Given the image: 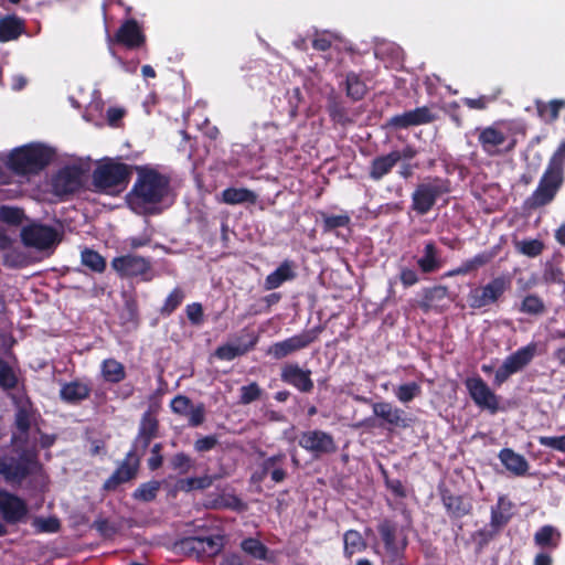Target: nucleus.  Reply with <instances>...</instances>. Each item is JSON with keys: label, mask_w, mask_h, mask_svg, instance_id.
Here are the masks:
<instances>
[{"label": "nucleus", "mask_w": 565, "mask_h": 565, "mask_svg": "<svg viewBox=\"0 0 565 565\" xmlns=\"http://www.w3.org/2000/svg\"><path fill=\"white\" fill-rule=\"evenodd\" d=\"M286 455L279 452L273 455L260 463L259 471L255 472L253 478L262 481L266 476H270L271 481L280 483L287 478V471L285 469Z\"/></svg>", "instance_id": "23"}, {"label": "nucleus", "mask_w": 565, "mask_h": 565, "mask_svg": "<svg viewBox=\"0 0 565 565\" xmlns=\"http://www.w3.org/2000/svg\"><path fill=\"white\" fill-rule=\"evenodd\" d=\"M111 267L120 277H143L151 270V262L139 255L127 254L113 258Z\"/></svg>", "instance_id": "16"}, {"label": "nucleus", "mask_w": 565, "mask_h": 565, "mask_svg": "<svg viewBox=\"0 0 565 565\" xmlns=\"http://www.w3.org/2000/svg\"><path fill=\"white\" fill-rule=\"evenodd\" d=\"M159 428L158 406L149 405L148 409L140 417L137 433L159 437Z\"/></svg>", "instance_id": "39"}, {"label": "nucleus", "mask_w": 565, "mask_h": 565, "mask_svg": "<svg viewBox=\"0 0 565 565\" xmlns=\"http://www.w3.org/2000/svg\"><path fill=\"white\" fill-rule=\"evenodd\" d=\"M241 550L248 556L257 561L271 562L269 548L256 537H246L239 543Z\"/></svg>", "instance_id": "38"}, {"label": "nucleus", "mask_w": 565, "mask_h": 565, "mask_svg": "<svg viewBox=\"0 0 565 565\" xmlns=\"http://www.w3.org/2000/svg\"><path fill=\"white\" fill-rule=\"evenodd\" d=\"M18 384V377L9 364L0 372V386L4 390H13Z\"/></svg>", "instance_id": "63"}, {"label": "nucleus", "mask_w": 565, "mask_h": 565, "mask_svg": "<svg viewBox=\"0 0 565 565\" xmlns=\"http://www.w3.org/2000/svg\"><path fill=\"white\" fill-rule=\"evenodd\" d=\"M441 502L451 519H462L472 511V504L462 495H456L448 489L440 490Z\"/></svg>", "instance_id": "24"}, {"label": "nucleus", "mask_w": 565, "mask_h": 565, "mask_svg": "<svg viewBox=\"0 0 565 565\" xmlns=\"http://www.w3.org/2000/svg\"><path fill=\"white\" fill-rule=\"evenodd\" d=\"M448 296V287L438 285L423 289V297L419 301V308L428 312L433 307L437 306L440 301Z\"/></svg>", "instance_id": "41"}, {"label": "nucleus", "mask_w": 565, "mask_h": 565, "mask_svg": "<svg viewBox=\"0 0 565 565\" xmlns=\"http://www.w3.org/2000/svg\"><path fill=\"white\" fill-rule=\"evenodd\" d=\"M322 331V326H316L282 341L275 342L268 348L267 354L275 360H282L296 352L307 349L318 340Z\"/></svg>", "instance_id": "10"}, {"label": "nucleus", "mask_w": 565, "mask_h": 565, "mask_svg": "<svg viewBox=\"0 0 565 565\" xmlns=\"http://www.w3.org/2000/svg\"><path fill=\"white\" fill-rule=\"evenodd\" d=\"M397 162L398 157L393 154L392 151L386 154L375 157L370 162L367 172L369 178L373 181L382 180L385 175L391 173Z\"/></svg>", "instance_id": "32"}, {"label": "nucleus", "mask_w": 565, "mask_h": 565, "mask_svg": "<svg viewBox=\"0 0 565 565\" xmlns=\"http://www.w3.org/2000/svg\"><path fill=\"white\" fill-rule=\"evenodd\" d=\"M21 239L25 246L44 250L57 242V232L50 225L31 224L22 228Z\"/></svg>", "instance_id": "14"}, {"label": "nucleus", "mask_w": 565, "mask_h": 565, "mask_svg": "<svg viewBox=\"0 0 565 565\" xmlns=\"http://www.w3.org/2000/svg\"><path fill=\"white\" fill-rule=\"evenodd\" d=\"M224 535H189L174 540L168 548L175 555L203 559L216 556L224 547Z\"/></svg>", "instance_id": "6"}, {"label": "nucleus", "mask_w": 565, "mask_h": 565, "mask_svg": "<svg viewBox=\"0 0 565 565\" xmlns=\"http://www.w3.org/2000/svg\"><path fill=\"white\" fill-rule=\"evenodd\" d=\"M394 394L401 403L407 404L422 394V387L417 382H409L397 386Z\"/></svg>", "instance_id": "52"}, {"label": "nucleus", "mask_w": 565, "mask_h": 565, "mask_svg": "<svg viewBox=\"0 0 565 565\" xmlns=\"http://www.w3.org/2000/svg\"><path fill=\"white\" fill-rule=\"evenodd\" d=\"M191 406L192 401L184 395H177L170 403L172 412L179 415H188Z\"/></svg>", "instance_id": "64"}, {"label": "nucleus", "mask_w": 565, "mask_h": 565, "mask_svg": "<svg viewBox=\"0 0 565 565\" xmlns=\"http://www.w3.org/2000/svg\"><path fill=\"white\" fill-rule=\"evenodd\" d=\"M512 508L513 503L505 495H500L497 504L491 507V527L500 530L505 526L512 518Z\"/></svg>", "instance_id": "35"}, {"label": "nucleus", "mask_w": 565, "mask_h": 565, "mask_svg": "<svg viewBox=\"0 0 565 565\" xmlns=\"http://www.w3.org/2000/svg\"><path fill=\"white\" fill-rule=\"evenodd\" d=\"M163 445L161 443H157L152 446L150 450V457L148 458V468L151 471L158 470L163 463L162 456Z\"/></svg>", "instance_id": "62"}, {"label": "nucleus", "mask_w": 565, "mask_h": 565, "mask_svg": "<svg viewBox=\"0 0 565 565\" xmlns=\"http://www.w3.org/2000/svg\"><path fill=\"white\" fill-rule=\"evenodd\" d=\"M161 488V482L158 480H150L139 484L132 492V499L140 502H152L156 500Z\"/></svg>", "instance_id": "49"}, {"label": "nucleus", "mask_w": 565, "mask_h": 565, "mask_svg": "<svg viewBox=\"0 0 565 565\" xmlns=\"http://www.w3.org/2000/svg\"><path fill=\"white\" fill-rule=\"evenodd\" d=\"M311 370L301 367L297 362L285 363L280 369V380L298 392L309 394L315 388Z\"/></svg>", "instance_id": "15"}, {"label": "nucleus", "mask_w": 565, "mask_h": 565, "mask_svg": "<svg viewBox=\"0 0 565 565\" xmlns=\"http://www.w3.org/2000/svg\"><path fill=\"white\" fill-rule=\"evenodd\" d=\"M298 445L316 459L334 454L338 449L333 436L321 429L302 431L298 437Z\"/></svg>", "instance_id": "11"}, {"label": "nucleus", "mask_w": 565, "mask_h": 565, "mask_svg": "<svg viewBox=\"0 0 565 565\" xmlns=\"http://www.w3.org/2000/svg\"><path fill=\"white\" fill-rule=\"evenodd\" d=\"M154 436L138 434L132 440L131 448L128 452H134L135 456H142L149 448Z\"/></svg>", "instance_id": "58"}, {"label": "nucleus", "mask_w": 565, "mask_h": 565, "mask_svg": "<svg viewBox=\"0 0 565 565\" xmlns=\"http://www.w3.org/2000/svg\"><path fill=\"white\" fill-rule=\"evenodd\" d=\"M114 41L132 50L142 46L146 42V36L138 22L135 19H128L116 31Z\"/></svg>", "instance_id": "22"}, {"label": "nucleus", "mask_w": 565, "mask_h": 565, "mask_svg": "<svg viewBox=\"0 0 565 565\" xmlns=\"http://www.w3.org/2000/svg\"><path fill=\"white\" fill-rule=\"evenodd\" d=\"M375 417L383 420L382 427L388 430L399 427L407 428L411 426L412 419L407 417L405 411L393 405L390 402H376L372 405Z\"/></svg>", "instance_id": "18"}, {"label": "nucleus", "mask_w": 565, "mask_h": 565, "mask_svg": "<svg viewBox=\"0 0 565 565\" xmlns=\"http://www.w3.org/2000/svg\"><path fill=\"white\" fill-rule=\"evenodd\" d=\"M247 337L249 338V340H248L247 343H244V344H238V345L223 344V345H220L215 350V353H214L215 356L217 359H220V360L232 361V360H234L237 356L246 354L247 352L253 350L256 347L257 342H258V335L255 334L254 332L248 333Z\"/></svg>", "instance_id": "33"}, {"label": "nucleus", "mask_w": 565, "mask_h": 565, "mask_svg": "<svg viewBox=\"0 0 565 565\" xmlns=\"http://www.w3.org/2000/svg\"><path fill=\"white\" fill-rule=\"evenodd\" d=\"M417 266L423 274H431L441 267L439 250L434 241L425 243L423 256L417 259Z\"/></svg>", "instance_id": "36"}, {"label": "nucleus", "mask_w": 565, "mask_h": 565, "mask_svg": "<svg viewBox=\"0 0 565 565\" xmlns=\"http://www.w3.org/2000/svg\"><path fill=\"white\" fill-rule=\"evenodd\" d=\"M518 311L532 317H540L546 312L544 300L536 294H529L518 306Z\"/></svg>", "instance_id": "46"}, {"label": "nucleus", "mask_w": 565, "mask_h": 565, "mask_svg": "<svg viewBox=\"0 0 565 565\" xmlns=\"http://www.w3.org/2000/svg\"><path fill=\"white\" fill-rule=\"evenodd\" d=\"M501 463L514 476H524L529 470L527 460L511 448H503L498 455Z\"/></svg>", "instance_id": "34"}, {"label": "nucleus", "mask_w": 565, "mask_h": 565, "mask_svg": "<svg viewBox=\"0 0 565 565\" xmlns=\"http://www.w3.org/2000/svg\"><path fill=\"white\" fill-rule=\"evenodd\" d=\"M92 386L81 380H74L62 384L60 398L70 405H78L90 396Z\"/></svg>", "instance_id": "26"}, {"label": "nucleus", "mask_w": 565, "mask_h": 565, "mask_svg": "<svg viewBox=\"0 0 565 565\" xmlns=\"http://www.w3.org/2000/svg\"><path fill=\"white\" fill-rule=\"evenodd\" d=\"M24 218V213L19 207L1 206L0 220L9 225H20Z\"/></svg>", "instance_id": "55"}, {"label": "nucleus", "mask_w": 565, "mask_h": 565, "mask_svg": "<svg viewBox=\"0 0 565 565\" xmlns=\"http://www.w3.org/2000/svg\"><path fill=\"white\" fill-rule=\"evenodd\" d=\"M135 171L137 179L127 194V202L136 212L158 213L156 206L169 194L170 178L149 166H135Z\"/></svg>", "instance_id": "1"}, {"label": "nucleus", "mask_w": 565, "mask_h": 565, "mask_svg": "<svg viewBox=\"0 0 565 565\" xmlns=\"http://www.w3.org/2000/svg\"><path fill=\"white\" fill-rule=\"evenodd\" d=\"M28 512V505L23 499L6 490H0V513L7 523L23 522Z\"/></svg>", "instance_id": "19"}, {"label": "nucleus", "mask_w": 565, "mask_h": 565, "mask_svg": "<svg viewBox=\"0 0 565 565\" xmlns=\"http://www.w3.org/2000/svg\"><path fill=\"white\" fill-rule=\"evenodd\" d=\"M493 257H494V253H492V252H487V250L481 252V253L477 254L476 256H473L472 258L463 260L460 264V266H458L454 269H450L449 271H447L445 274V276L446 277L465 276L472 271H477L481 267H484L486 265L491 263Z\"/></svg>", "instance_id": "31"}, {"label": "nucleus", "mask_w": 565, "mask_h": 565, "mask_svg": "<svg viewBox=\"0 0 565 565\" xmlns=\"http://www.w3.org/2000/svg\"><path fill=\"white\" fill-rule=\"evenodd\" d=\"M343 555L350 559L355 553H361L366 550L367 543L362 534L356 530H348L343 534Z\"/></svg>", "instance_id": "42"}, {"label": "nucleus", "mask_w": 565, "mask_h": 565, "mask_svg": "<svg viewBox=\"0 0 565 565\" xmlns=\"http://www.w3.org/2000/svg\"><path fill=\"white\" fill-rule=\"evenodd\" d=\"M83 170L78 166H65L52 178V191L57 196L74 194L83 186Z\"/></svg>", "instance_id": "13"}, {"label": "nucleus", "mask_w": 565, "mask_h": 565, "mask_svg": "<svg viewBox=\"0 0 565 565\" xmlns=\"http://www.w3.org/2000/svg\"><path fill=\"white\" fill-rule=\"evenodd\" d=\"M327 113L334 125L347 127L354 124V117L347 107L345 102L337 94L327 98Z\"/></svg>", "instance_id": "25"}, {"label": "nucleus", "mask_w": 565, "mask_h": 565, "mask_svg": "<svg viewBox=\"0 0 565 565\" xmlns=\"http://www.w3.org/2000/svg\"><path fill=\"white\" fill-rule=\"evenodd\" d=\"M345 93L353 102L363 99L367 93L366 84L355 72H349L345 75Z\"/></svg>", "instance_id": "45"}, {"label": "nucleus", "mask_w": 565, "mask_h": 565, "mask_svg": "<svg viewBox=\"0 0 565 565\" xmlns=\"http://www.w3.org/2000/svg\"><path fill=\"white\" fill-rule=\"evenodd\" d=\"M318 215L320 217L322 232L324 234L332 233L341 227H349L351 224V216L347 212L334 215L324 211H318Z\"/></svg>", "instance_id": "43"}, {"label": "nucleus", "mask_w": 565, "mask_h": 565, "mask_svg": "<svg viewBox=\"0 0 565 565\" xmlns=\"http://www.w3.org/2000/svg\"><path fill=\"white\" fill-rule=\"evenodd\" d=\"M216 476L204 475L200 477L181 478L175 482V489L181 492H192L194 490H205L212 487Z\"/></svg>", "instance_id": "40"}, {"label": "nucleus", "mask_w": 565, "mask_h": 565, "mask_svg": "<svg viewBox=\"0 0 565 565\" xmlns=\"http://www.w3.org/2000/svg\"><path fill=\"white\" fill-rule=\"evenodd\" d=\"M296 263L291 259H285L264 281L265 290H274L282 286L286 281H291L297 277Z\"/></svg>", "instance_id": "27"}, {"label": "nucleus", "mask_w": 565, "mask_h": 565, "mask_svg": "<svg viewBox=\"0 0 565 565\" xmlns=\"http://www.w3.org/2000/svg\"><path fill=\"white\" fill-rule=\"evenodd\" d=\"M564 273L559 266L554 263L547 262L543 270V280L546 284H562L564 282Z\"/></svg>", "instance_id": "57"}, {"label": "nucleus", "mask_w": 565, "mask_h": 565, "mask_svg": "<svg viewBox=\"0 0 565 565\" xmlns=\"http://www.w3.org/2000/svg\"><path fill=\"white\" fill-rule=\"evenodd\" d=\"M189 426L198 427L201 426L205 420V407L204 404L199 403L195 406H191L188 411Z\"/></svg>", "instance_id": "61"}, {"label": "nucleus", "mask_w": 565, "mask_h": 565, "mask_svg": "<svg viewBox=\"0 0 565 565\" xmlns=\"http://www.w3.org/2000/svg\"><path fill=\"white\" fill-rule=\"evenodd\" d=\"M185 315L190 323L194 327H200L204 323V310L201 302L186 305Z\"/></svg>", "instance_id": "56"}, {"label": "nucleus", "mask_w": 565, "mask_h": 565, "mask_svg": "<svg viewBox=\"0 0 565 565\" xmlns=\"http://www.w3.org/2000/svg\"><path fill=\"white\" fill-rule=\"evenodd\" d=\"M537 441L545 448H551L565 454V435L563 436H540Z\"/></svg>", "instance_id": "59"}, {"label": "nucleus", "mask_w": 565, "mask_h": 565, "mask_svg": "<svg viewBox=\"0 0 565 565\" xmlns=\"http://www.w3.org/2000/svg\"><path fill=\"white\" fill-rule=\"evenodd\" d=\"M262 396V388L256 382H252L239 388V403L243 405L250 404Z\"/></svg>", "instance_id": "54"}, {"label": "nucleus", "mask_w": 565, "mask_h": 565, "mask_svg": "<svg viewBox=\"0 0 565 565\" xmlns=\"http://www.w3.org/2000/svg\"><path fill=\"white\" fill-rule=\"evenodd\" d=\"M185 299V291L181 287L173 288L163 301L159 312L162 317H170Z\"/></svg>", "instance_id": "48"}, {"label": "nucleus", "mask_w": 565, "mask_h": 565, "mask_svg": "<svg viewBox=\"0 0 565 565\" xmlns=\"http://www.w3.org/2000/svg\"><path fill=\"white\" fill-rule=\"evenodd\" d=\"M102 375L108 383L117 384L126 379L124 364L115 359H106L100 365Z\"/></svg>", "instance_id": "44"}, {"label": "nucleus", "mask_w": 565, "mask_h": 565, "mask_svg": "<svg viewBox=\"0 0 565 565\" xmlns=\"http://www.w3.org/2000/svg\"><path fill=\"white\" fill-rule=\"evenodd\" d=\"M565 183V143H562L548 159L536 189L526 198L524 205L537 210L551 204Z\"/></svg>", "instance_id": "2"}, {"label": "nucleus", "mask_w": 565, "mask_h": 565, "mask_svg": "<svg viewBox=\"0 0 565 565\" xmlns=\"http://www.w3.org/2000/svg\"><path fill=\"white\" fill-rule=\"evenodd\" d=\"M450 192V181L435 177L416 185L412 193V210L418 215H426L436 204L437 200Z\"/></svg>", "instance_id": "8"}, {"label": "nucleus", "mask_w": 565, "mask_h": 565, "mask_svg": "<svg viewBox=\"0 0 565 565\" xmlns=\"http://www.w3.org/2000/svg\"><path fill=\"white\" fill-rule=\"evenodd\" d=\"M537 354V343L530 342L529 344L519 348L516 351L505 358L502 365L495 371L493 384L501 386L505 383L511 375L524 370Z\"/></svg>", "instance_id": "9"}, {"label": "nucleus", "mask_w": 565, "mask_h": 565, "mask_svg": "<svg viewBox=\"0 0 565 565\" xmlns=\"http://www.w3.org/2000/svg\"><path fill=\"white\" fill-rule=\"evenodd\" d=\"M13 455H0V476L7 483L21 484L31 476L43 471L35 447H15Z\"/></svg>", "instance_id": "3"}, {"label": "nucleus", "mask_w": 565, "mask_h": 565, "mask_svg": "<svg viewBox=\"0 0 565 565\" xmlns=\"http://www.w3.org/2000/svg\"><path fill=\"white\" fill-rule=\"evenodd\" d=\"M437 116L427 106L417 107L390 118L387 125L395 129L434 122Z\"/></svg>", "instance_id": "21"}, {"label": "nucleus", "mask_w": 565, "mask_h": 565, "mask_svg": "<svg viewBox=\"0 0 565 565\" xmlns=\"http://www.w3.org/2000/svg\"><path fill=\"white\" fill-rule=\"evenodd\" d=\"M511 277L500 275L493 277L486 285L473 287L467 295V302L472 310H489L490 307L498 305L504 294L511 288Z\"/></svg>", "instance_id": "7"}, {"label": "nucleus", "mask_w": 565, "mask_h": 565, "mask_svg": "<svg viewBox=\"0 0 565 565\" xmlns=\"http://www.w3.org/2000/svg\"><path fill=\"white\" fill-rule=\"evenodd\" d=\"M377 532L383 543L384 550L391 561L401 559L407 547V539H398V525L391 519H383L377 524Z\"/></svg>", "instance_id": "12"}, {"label": "nucleus", "mask_w": 565, "mask_h": 565, "mask_svg": "<svg viewBox=\"0 0 565 565\" xmlns=\"http://www.w3.org/2000/svg\"><path fill=\"white\" fill-rule=\"evenodd\" d=\"M561 533L552 525L540 527L534 534V543L540 547L556 548L559 544Z\"/></svg>", "instance_id": "47"}, {"label": "nucleus", "mask_w": 565, "mask_h": 565, "mask_svg": "<svg viewBox=\"0 0 565 565\" xmlns=\"http://www.w3.org/2000/svg\"><path fill=\"white\" fill-rule=\"evenodd\" d=\"M140 467V456L134 452H127L113 475L104 482V490L115 491L120 484L129 482L138 475Z\"/></svg>", "instance_id": "17"}, {"label": "nucleus", "mask_w": 565, "mask_h": 565, "mask_svg": "<svg viewBox=\"0 0 565 565\" xmlns=\"http://www.w3.org/2000/svg\"><path fill=\"white\" fill-rule=\"evenodd\" d=\"M470 397L481 408L489 409L492 414L499 409L498 396L490 390L481 377H472L466 381Z\"/></svg>", "instance_id": "20"}, {"label": "nucleus", "mask_w": 565, "mask_h": 565, "mask_svg": "<svg viewBox=\"0 0 565 565\" xmlns=\"http://www.w3.org/2000/svg\"><path fill=\"white\" fill-rule=\"evenodd\" d=\"M35 409L30 401L26 403L19 405L14 415V425L17 429L23 435L22 438H18L15 435L11 437V443L15 445L18 441H22L23 444L28 440L29 430L32 425V420L34 419Z\"/></svg>", "instance_id": "29"}, {"label": "nucleus", "mask_w": 565, "mask_h": 565, "mask_svg": "<svg viewBox=\"0 0 565 565\" xmlns=\"http://www.w3.org/2000/svg\"><path fill=\"white\" fill-rule=\"evenodd\" d=\"M478 131V141L482 150L489 156L500 154V147L507 141L505 134L494 126L481 128Z\"/></svg>", "instance_id": "28"}, {"label": "nucleus", "mask_w": 565, "mask_h": 565, "mask_svg": "<svg viewBox=\"0 0 565 565\" xmlns=\"http://www.w3.org/2000/svg\"><path fill=\"white\" fill-rule=\"evenodd\" d=\"M169 467L180 475H185L194 467V460L188 454L180 451L169 459Z\"/></svg>", "instance_id": "53"}, {"label": "nucleus", "mask_w": 565, "mask_h": 565, "mask_svg": "<svg viewBox=\"0 0 565 565\" xmlns=\"http://www.w3.org/2000/svg\"><path fill=\"white\" fill-rule=\"evenodd\" d=\"M565 102L562 99H553L548 103H544L541 100L536 102V110L541 118L554 121L558 118L559 111L564 108Z\"/></svg>", "instance_id": "50"}, {"label": "nucleus", "mask_w": 565, "mask_h": 565, "mask_svg": "<svg viewBox=\"0 0 565 565\" xmlns=\"http://www.w3.org/2000/svg\"><path fill=\"white\" fill-rule=\"evenodd\" d=\"M25 32L24 19L8 14L0 18V42L7 43L19 39Z\"/></svg>", "instance_id": "30"}, {"label": "nucleus", "mask_w": 565, "mask_h": 565, "mask_svg": "<svg viewBox=\"0 0 565 565\" xmlns=\"http://www.w3.org/2000/svg\"><path fill=\"white\" fill-rule=\"evenodd\" d=\"M258 200V195L246 188H226L222 192V201L230 205H237V204H256Z\"/></svg>", "instance_id": "37"}, {"label": "nucleus", "mask_w": 565, "mask_h": 565, "mask_svg": "<svg viewBox=\"0 0 565 565\" xmlns=\"http://www.w3.org/2000/svg\"><path fill=\"white\" fill-rule=\"evenodd\" d=\"M53 152L50 148L30 143L13 149L6 162L8 169L17 175L36 174L43 170L52 160Z\"/></svg>", "instance_id": "4"}, {"label": "nucleus", "mask_w": 565, "mask_h": 565, "mask_svg": "<svg viewBox=\"0 0 565 565\" xmlns=\"http://www.w3.org/2000/svg\"><path fill=\"white\" fill-rule=\"evenodd\" d=\"M81 260L84 266L95 273H103L106 269L105 258L92 248H84L81 253Z\"/></svg>", "instance_id": "51"}, {"label": "nucleus", "mask_w": 565, "mask_h": 565, "mask_svg": "<svg viewBox=\"0 0 565 565\" xmlns=\"http://www.w3.org/2000/svg\"><path fill=\"white\" fill-rule=\"evenodd\" d=\"M135 171V166H130L111 158L103 159L93 171V185L103 192L124 190Z\"/></svg>", "instance_id": "5"}, {"label": "nucleus", "mask_w": 565, "mask_h": 565, "mask_svg": "<svg viewBox=\"0 0 565 565\" xmlns=\"http://www.w3.org/2000/svg\"><path fill=\"white\" fill-rule=\"evenodd\" d=\"M544 244L540 239L522 241L520 252L529 257H536L542 254Z\"/></svg>", "instance_id": "60"}]
</instances>
